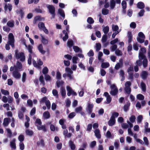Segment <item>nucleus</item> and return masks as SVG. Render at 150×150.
Instances as JSON below:
<instances>
[{
	"instance_id": "obj_1",
	"label": "nucleus",
	"mask_w": 150,
	"mask_h": 150,
	"mask_svg": "<svg viewBox=\"0 0 150 150\" xmlns=\"http://www.w3.org/2000/svg\"><path fill=\"white\" fill-rule=\"evenodd\" d=\"M22 67L21 62L17 61L16 66H14V70L13 71V75H21L19 72L22 71Z\"/></svg>"
},
{
	"instance_id": "obj_2",
	"label": "nucleus",
	"mask_w": 150,
	"mask_h": 150,
	"mask_svg": "<svg viewBox=\"0 0 150 150\" xmlns=\"http://www.w3.org/2000/svg\"><path fill=\"white\" fill-rule=\"evenodd\" d=\"M14 56L17 59H19L22 62H24L25 60L24 53L22 52H19L17 49L15 51Z\"/></svg>"
},
{
	"instance_id": "obj_3",
	"label": "nucleus",
	"mask_w": 150,
	"mask_h": 150,
	"mask_svg": "<svg viewBox=\"0 0 150 150\" xmlns=\"http://www.w3.org/2000/svg\"><path fill=\"white\" fill-rule=\"evenodd\" d=\"M47 8L48 9L49 13L52 15L51 19L54 18L56 16L55 8L53 5H48L47 6Z\"/></svg>"
},
{
	"instance_id": "obj_4",
	"label": "nucleus",
	"mask_w": 150,
	"mask_h": 150,
	"mask_svg": "<svg viewBox=\"0 0 150 150\" xmlns=\"http://www.w3.org/2000/svg\"><path fill=\"white\" fill-rule=\"evenodd\" d=\"M110 88L111 91L110 92V93L111 95L114 96L117 94L118 92V89L115 84H110Z\"/></svg>"
},
{
	"instance_id": "obj_5",
	"label": "nucleus",
	"mask_w": 150,
	"mask_h": 150,
	"mask_svg": "<svg viewBox=\"0 0 150 150\" xmlns=\"http://www.w3.org/2000/svg\"><path fill=\"white\" fill-rule=\"evenodd\" d=\"M8 43L11 44L12 48L14 47V38L13 34L11 33H9L8 35Z\"/></svg>"
},
{
	"instance_id": "obj_6",
	"label": "nucleus",
	"mask_w": 150,
	"mask_h": 150,
	"mask_svg": "<svg viewBox=\"0 0 150 150\" xmlns=\"http://www.w3.org/2000/svg\"><path fill=\"white\" fill-rule=\"evenodd\" d=\"M40 103L45 102L47 108L50 109L51 108V103L49 100H48L46 96L44 97L40 101Z\"/></svg>"
},
{
	"instance_id": "obj_7",
	"label": "nucleus",
	"mask_w": 150,
	"mask_h": 150,
	"mask_svg": "<svg viewBox=\"0 0 150 150\" xmlns=\"http://www.w3.org/2000/svg\"><path fill=\"white\" fill-rule=\"evenodd\" d=\"M131 85V82L129 81H127L125 84V87L124 89L125 92L128 94H130L131 92V88H130Z\"/></svg>"
},
{
	"instance_id": "obj_8",
	"label": "nucleus",
	"mask_w": 150,
	"mask_h": 150,
	"mask_svg": "<svg viewBox=\"0 0 150 150\" xmlns=\"http://www.w3.org/2000/svg\"><path fill=\"white\" fill-rule=\"evenodd\" d=\"M66 88L67 91L68 92L67 95L68 96H69L71 95L74 96H77V93H76L69 86H67Z\"/></svg>"
},
{
	"instance_id": "obj_9",
	"label": "nucleus",
	"mask_w": 150,
	"mask_h": 150,
	"mask_svg": "<svg viewBox=\"0 0 150 150\" xmlns=\"http://www.w3.org/2000/svg\"><path fill=\"white\" fill-rule=\"evenodd\" d=\"M61 76H57L56 78L57 79V80L56 82V85L58 88L60 87L63 85L64 82L62 80H61Z\"/></svg>"
},
{
	"instance_id": "obj_10",
	"label": "nucleus",
	"mask_w": 150,
	"mask_h": 150,
	"mask_svg": "<svg viewBox=\"0 0 150 150\" xmlns=\"http://www.w3.org/2000/svg\"><path fill=\"white\" fill-rule=\"evenodd\" d=\"M39 52L42 54L44 55L46 52V51L43 50V47L42 44H39L37 47Z\"/></svg>"
},
{
	"instance_id": "obj_11",
	"label": "nucleus",
	"mask_w": 150,
	"mask_h": 150,
	"mask_svg": "<svg viewBox=\"0 0 150 150\" xmlns=\"http://www.w3.org/2000/svg\"><path fill=\"white\" fill-rule=\"evenodd\" d=\"M115 122V118L113 116H111L110 120L108 122V124L109 126H112L114 125Z\"/></svg>"
},
{
	"instance_id": "obj_12",
	"label": "nucleus",
	"mask_w": 150,
	"mask_h": 150,
	"mask_svg": "<svg viewBox=\"0 0 150 150\" xmlns=\"http://www.w3.org/2000/svg\"><path fill=\"white\" fill-rule=\"evenodd\" d=\"M95 135L97 138L100 139L101 137V135L100 134V131L98 129H96L94 132Z\"/></svg>"
},
{
	"instance_id": "obj_13",
	"label": "nucleus",
	"mask_w": 150,
	"mask_h": 150,
	"mask_svg": "<svg viewBox=\"0 0 150 150\" xmlns=\"http://www.w3.org/2000/svg\"><path fill=\"white\" fill-rule=\"evenodd\" d=\"M93 105V104L89 103L87 108V112L90 114L92 112Z\"/></svg>"
},
{
	"instance_id": "obj_14",
	"label": "nucleus",
	"mask_w": 150,
	"mask_h": 150,
	"mask_svg": "<svg viewBox=\"0 0 150 150\" xmlns=\"http://www.w3.org/2000/svg\"><path fill=\"white\" fill-rule=\"evenodd\" d=\"M127 37L128 39V42L130 43L132 41L133 36L131 31H128L127 33Z\"/></svg>"
},
{
	"instance_id": "obj_15",
	"label": "nucleus",
	"mask_w": 150,
	"mask_h": 150,
	"mask_svg": "<svg viewBox=\"0 0 150 150\" xmlns=\"http://www.w3.org/2000/svg\"><path fill=\"white\" fill-rule=\"evenodd\" d=\"M129 75H134V69L133 66H130L127 69Z\"/></svg>"
},
{
	"instance_id": "obj_16",
	"label": "nucleus",
	"mask_w": 150,
	"mask_h": 150,
	"mask_svg": "<svg viewBox=\"0 0 150 150\" xmlns=\"http://www.w3.org/2000/svg\"><path fill=\"white\" fill-rule=\"evenodd\" d=\"M36 126L38 130H42L44 132H45L47 131L45 125H41L40 126L37 125Z\"/></svg>"
},
{
	"instance_id": "obj_17",
	"label": "nucleus",
	"mask_w": 150,
	"mask_h": 150,
	"mask_svg": "<svg viewBox=\"0 0 150 150\" xmlns=\"http://www.w3.org/2000/svg\"><path fill=\"white\" fill-rule=\"evenodd\" d=\"M40 35L41 36L42 38V43L44 45H47L48 42V40L45 39V37L43 35H42V34H40Z\"/></svg>"
},
{
	"instance_id": "obj_18",
	"label": "nucleus",
	"mask_w": 150,
	"mask_h": 150,
	"mask_svg": "<svg viewBox=\"0 0 150 150\" xmlns=\"http://www.w3.org/2000/svg\"><path fill=\"white\" fill-rule=\"evenodd\" d=\"M137 7L140 9H143L145 7V5L144 3L142 2H139L137 4Z\"/></svg>"
},
{
	"instance_id": "obj_19",
	"label": "nucleus",
	"mask_w": 150,
	"mask_h": 150,
	"mask_svg": "<svg viewBox=\"0 0 150 150\" xmlns=\"http://www.w3.org/2000/svg\"><path fill=\"white\" fill-rule=\"evenodd\" d=\"M9 118H5L4 119L3 125L4 127L8 126L9 123Z\"/></svg>"
},
{
	"instance_id": "obj_20",
	"label": "nucleus",
	"mask_w": 150,
	"mask_h": 150,
	"mask_svg": "<svg viewBox=\"0 0 150 150\" xmlns=\"http://www.w3.org/2000/svg\"><path fill=\"white\" fill-rule=\"evenodd\" d=\"M61 95L63 98L65 97L66 94V92L65 88L63 87H61L60 88Z\"/></svg>"
},
{
	"instance_id": "obj_21",
	"label": "nucleus",
	"mask_w": 150,
	"mask_h": 150,
	"mask_svg": "<svg viewBox=\"0 0 150 150\" xmlns=\"http://www.w3.org/2000/svg\"><path fill=\"white\" fill-rule=\"evenodd\" d=\"M62 33L65 34V36L62 38V40L64 41H65L69 38L68 33L65 30H63Z\"/></svg>"
},
{
	"instance_id": "obj_22",
	"label": "nucleus",
	"mask_w": 150,
	"mask_h": 150,
	"mask_svg": "<svg viewBox=\"0 0 150 150\" xmlns=\"http://www.w3.org/2000/svg\"><path fill=\"white\" fill-rule=\"evenodd\" d=\"M14 21L12 20H10L7 23V26L11 28H13L14 26Z\"/></svg>"
},
{
	"instance_id": "obj_23",
	"label": "nucleus",
	"mask_w": 150,
	"mask_h": 150,
	"mask_svg": "<svg viewBox=\"0 0 150 150\" xmlns=\"http://www.w3.org/2000/svg\"><path fill=\"white\" fill-rule=\"evenodd\" d=\"M58 13L64 18L65 17V14L64 11L62 9L59 8L58 10Z\"/></svg>"
},
{
	"instance_id": "obj_24",
	"label": "nucleus",
	"mask_w": 150,
	"mask_h": 150,
	"mask_svg": "<svg viewBox=\"0 0 150 150\" xmlns=\"http://www.w3.org/2000/svg\"><path fill=\"white\" fill-rule=\"evenodd\" d=\"M130 105V103L129 102H128L127 104L124 105L123 109L125 112H127L128 110L129 107Z\"/></svg>"
},
{
	"instance_id": "obj_25",
	"label": "nucleus",
	"mask_w": 150,
	"mask_h": 150,
	"mask_svg": "<svg viewBox=\"0 0 150 150\" xmlns=\"http://www.w3.org/2000/svg\"><path fill=\"white\" fill-rule=\"evenodd\" d=\"M43 116L45 119H48L50 117V114L48 111H46L44 112Z\"/></svg>"
},
{
	"instance_id": "obj_26",
	"label": "nucleus",
	"mask_w": 150,
	"mask_h": 150,
	"mask_svg": "<svg viewBox=\"0 0 150 150\" xmlns=\"http://www.w3.org/2000/svg\"><path fill=\"white\" fill-rule=\"evenodd\" d=\"M69 143L71 150H73L75 149L76 146L74 144L73 142L71 140H70L69 142Z\"/></svg>"
},
{
	"instance_id": "obj_27",
	"label": "nucleus",
	"mask_w": 150,
	"mask_h": 150,
	"mask_svg": "<svg viewBox=\"0 0 150 150\" xmlns=\"http://www.w3.org/2000/svg\"><path fill=\"white\" fill-rule=\"evenodd\" d=\"M65 70L66 72H67L68 74L67 75H71L72 74L73 72L69 68H66L65 69ZM63 75H67L66 74H63Z\"/></svg>"
},
{
	"instance_id": "obj_28",
	"label": "nucleus",
	"mask_w": 150,
	"mask_h": 150,
	"mask_svg": "<svg viewBox=\"0 0 150 150\" xmlns=\"http://www.w3.org/2000/svg\"><path fill=\"white\" fill-rule=\"evenodd\" d=\"M116 2L114 0H110V7L111 9H113L115 6Z\"/></svg>"
},
{
	"instance_id": "obj_29",
	"label": "nucleus",
	"mask_w": 150,
	"mask_h": 150,
	"mask_svg": "<svg viewBox=\"0 0 150 150\" xmlns=\"http://www.w3.org/2000/svg\"><path fill=\"white\" fill-rule=\"evenodd\" d=\"M141 86L142 91L145 92L146 90V85L143 82H141Z\"/></svg>"
},
{
	"instance_id": "obj_30",
	"label": "nucleus",
	"mask_w": 150,
	"mask_h": 150,
	"mask_svg": "<svg viewBox=\"0 0 150 150\" xmlns=\"http://www.w3.org/2000/svg\"><path fill=\"white\" fill-rule=\"evenodd\" d=\"M15 139H14L11 142H10V146L11 148L12 149H16V144L15 143Z\"/></svg>"
},
{
	"instance_id": "obj_31",
	"label": "nucleus",
	"mask_w": 150,
	"mask_h": 150,
	"mask_svg": "<svg viewBox=\"0 0 150 150\" xmlns=\"http://www.w3.org/2000/svg\"><path fill=\"white\" fill-rule=\"evenodd\" d=\"M139 59L141 60L146 59V56L144 55L143 53L141 52H140L139 53Z\"/></svg>"
},
{
	"instance_id": "obj_32",
	"label": "nucleus",
	"mask_w": 150,
	"mask_h": 150,
	"mask_svg": "<svg viewBox=\"0 0 150 150\" xmlns=\"http://www.w3.org/2000/svg\"><path fill=\"white\" fill-rule=\"evenodd\" d=\"M109 66V64L107 62L103 63L101 65V67L103 68H106L108 67Z\"/></svg>"
},
{
	"instance_id": "obj_33",
	"label": "nucleus",
	"mask_w": 150,
	"mask_h": 150,
	"mask_svg": "<svg viewBox=\"0 0 150 150\" xmlns=\"http://www.w3.org/2000/svg\"><path fill=\"white\" fill-rule=\"evenodd\" d=\"M103 53L101 52H98V59L99 61H101L102 62H103L104 61V60L102 59L101 57L103 56Z\"/></svg>"
},
{
	"instance_id": "obj_34",
	"label": "nucleus",
	"mask_w": 150,
	"mask_h": 150,
	"mask_svg": "<svg viewBox=\"0 0 150 150\" xmlns=\"http://www.w3.org/2000/svg\"><path fill=\"white\" fill-rule=\"evenodd\" d=\"M48 70H49L47 67H45L42 70V72L43 74L45 75H48L47 74L48 73Z\"/></svg>"
},
{
	"instance_id": "obj_35",
	"label": "nucleus",
	"mask_w": 150,
	"mask_h": 150,
	"mask_svg": "<svg viewBox=\"0 0 150 150\" xmlns=\"http://www.w3.org/2000/svg\"><path fill=\"white\" fill-rule=\"evenodd\" d=\"M87 22L90 24H92L94 23V21L92 17H89L87 18Z\"/></svg>"
},
{
	"instance_id": "obj_36",
	"label": "nucleus",
	"mask_w": 150,
	"mask_h": 150,
	"mask_svg": "<svg viewBox=\"0 0 150 150\" xmlns=\"http://www.w3.org/2000/svg\"><path fill=\"white\" fill-rule=\"evenodd\" d=\"M25 133L28 135L31 136L33 135V132L32 130H30L29 129H27L25 131Z\"/></svg>"
},
{
	"instance_id": "obj_37",
	"label": "nucleus",
	"mask_w": 150,
	"mask_h": 150,
	"mask_svg": "<svg viewBox=\"0 0 150 150\" xmlns=\"http://www.w3.org/2000/svg\"><path fill=\"white\" fill-rule=\"evenodd\" d=\"M101 45L100 43L96 44V50L97 51H99L101 49Z\"/></svg>"
},
{
	"instance_id": "obj_38",
	"label": "nucleus",
	"mask_w": 150,
	"mask_h": 150,
	"mask_svg": "<svg viewBox=\"0 0 150 150\" xmlns=\"http://www.w3.org/2000/svg\"><path fill=\"white\" fill-rule=\"evenodd\" d=\"M109 28L108 26H106L105 27L103 30V32L105 35H106L109 31Z\"/></svg>"
},
{
	"instance_id": "obj_39",
	"label": "nucleus",
	"mask_w": 150,
	"mask_h": 150,
	"mask_svg": "<svg viewBox=\"0 0 150 150\" xmlns=\"http://www.w3.org/2000/svg\"><path fill=\"white\" fill-rule=\"evenodd\" d=\"M67 45L69 47H72L74 45V42L72 40H68L67 42Z\"/></svg>"
},
{
	"instance_id": "obj_40",
	"label": "nucleus",
	"mask_w": 150,
	"mask_h": 150,
	"mask_svg": "<svg viewBox=\"0 0 150 150\" xmlns=\"http://www.w3.org/2000/svg\"><path fill=\"white\" fill-rule=\"evenodd\" d=\"M137 98L140 100H143L144 98V97L143 95L141 94H138L137 96Z\"/></svg>"
},
{
	"instance_id": "obj_41",
	"label": "nucleus",
	"mask_w": 150,
	"mask_h": 150,
	"mask_svg": "<svg viewBox=\"0 0 150 150\" xmlns=\"http://www.w3.org/2000/svg\"><path fill=\"white\" fill-rule=\"evenodd\" d=\"M18 116L20 119H23V114L22 111H18Z\"/></svg>"
},
{
	"instance_id": "obj_42",
	"label": "nucleus",
	"mask_w": 150,
	"mask_h": 150,
	"mask_svg": "<svg viewBox=\"0 0 150 150\" xmlns=\"http://www.w3.org/2000/svg\"><path fill=\"white\" fill-rule=\"evenodd\" d=\"M109 10L105 8H103L102 10V13L104 15H107L109 13Z\"/></svg>"
},
{
	"instance_id": "obj_43",
	"label": "nucleus",
	"mask_w": 150,
	"mask_h": 150,
	"mask_svg": "<svg viewBox=\"0 0 150 150\" xmlns=\"http://www.w3.org/2000/svg\"><path fill=\"white\" fill-rule=\"evenodd\" d=\"M112 28L113 31L116 32L118 31V30L119 29V27L117 25H113L112 26Z\"/></svg>"
},
{
	"instance_id": "obj_44",
	"label": "nucleus",
	"mask_w": 150,
	"mask_h": 150,
	"mask_svg": "<svg viewBox=\"0 0 150 150\" xmlns=\"http://www.w3.org/2000/svg\"><path fill=\"white\" fill-rule=\"evenodd\" d=\"M52 93L53 95L55 96L56 98H58V91L56 90L53 89L52 91Z\"/></svg>"
},
{
	"instance_id": "obj_45",
	"label": "nucleus",
	"mask_w": 150,
	"mask_h": 150,
	"mask_svg": "<svg viewBox=\"0 0 150 150\" xmlns=\"http://www.w3.org/2000/svg\"><path fill=\"white\" fill-rule=\"evenodd\" d=\"M143 64L144 67H146L147 66L148 60L147 59H144L142 62Z\"/></svg>"
},
{
	"instance_id": "obj_46",
	"label": "nucleus",
	"mask_w": 150,
	"mask_h": 150,
	"mask_svg": "<svg viewBox=\"0 0 150 150\" xmlns=\"http://www.w3.org/2000/svg\"><path fill=\"white\" fill-rule=\"evenodd\" d=\"M143 119V116L142 115H140L137 117V122L140 123L141 122Z\"/></svg>"
},
{
	"instance_id": "obj_47",
	"label": "nucleus",
	"mask_w": 150,
	"mask_h": 150,
	"mask_svg": "<svg viewBox=\"0 0 150 150\" xmlns=\"http://www.w3.org/2000/svg\"><path fill=\"white\" fill-rule=\"evenodd\" d=\"M3 30L7 33H8L10 31L11 29L9 27L7 26H4L3 27Z\"/></svg>"
},
{
	"instance_id": "obj_48",
	"label": "nucleus",
	"mask_w": 150,
	"mask_h": 150,
	"mask_svg": "<svg viewBox=\"0 0 150 150\" xmlns=\"http://www.w3.org/2000/svg\"><path fill=\"white\" fill-rule=\"evenodd\" d=\"M24 139V137L23 135H20L18 137V139L20 141V142H23Z\"/></svg>"
},
{
	"instance_id": "obj_49",
	"label": "nucleus",
	"mask_w": 150,
	"mask_h": 150,
	"mask_svg": "<svg viewBox=\"0 0 150 150\" xmlns=\"http://www.w3.org/2000/svg\"><path fill=\"white\" fill-rule=\"evenodd\" d=\"M73 49L76 52H79L80 50V48L78 46H73Z\"/></svg>"
},
{
	"instance_id": "obj_50",
	"label": "nucleus",
	"mask_w": 150,
	"mask_h": 150,
	"mask_svg": "<svg viewBox=\"0 0 150 150\" xmlns=\"http://www.w3.org/2000/svg\"><path fill=\"white\" fill-rule=\"evenodd\" d=\"M1 92L3 94L5 95H9V92L7 90L2 89L1 90Z\"/></svg>"
},
{
	"instance_id": "obj_51",
	"label": "nucleus",
	"mask_w": 150,
	"mask_h": 150,
	"mask_svg": "<svg viewBox=\"0 0 150 150\" xmlns=\"http://www.w3.org/2000/svg\"><path fill=\"white\" fill-rule=\"evenodd\" d=\"M37 144L38 145H41L42 146H44V141L43 140L41 139L40 141H38L37 142Z\"/></svg>"
},
{
	"instance_id": "obj_52",
	"label": "nucleus",
	"mask_w": 150,
	"mask_h": 150,
	"mask_svg": "<svg viewBox=\"0 0 150 150\" xmlns=\"http://www.w3.org/2000/svg\"><path fill=\"white\" fill-rule=\"evenodd\" d=\"M107 39V36L106 35H103L102 38V41L103 42H105Z\"/></svg>"
},
{
	"instance_id": "obj_53",
	"label": "nucleus",
	"mask_w": 150,
	"mask_h": 150,
	"mask_svg": "<svg viewBox=\"0 0 150 150\" xmlns=\"http://www.w3.org/2000/svg\"><path fill=\"white\" fill-rule=\"evenodd\" d=\"M106 136L107 138H113V137H112L111 133L109 131H107L106 133Z\"/></svg>"
},
{
	"instance_id": "obj_54",
	"label": "nucleus",
	"mask_w": 150,
	"mask_h": 150,
	"mask_svg": "<svg viewBox=\"0 0 150 150\" xmlns=\"http://www.w3.org/2000/svg\"><path fill=\"white\" fill-rule=\"evenodd\" d=\"M112 79V77L111 76H108L106 81V82L108 84L110 85V84H111V80Z\"/></svg>"
},
{
	"instance_id": "obj_55",
	"label": "nucleus",
	"mask_w": 150,
	"mask_h": 150,
	"mask_svg": "<svg viewBox=\"0 0 150 150\" xmlns=\"http://www.w3.org/2000/svg\"><path fill=\"white\" fill-rule=\"evenodd\" d=\"M38 26L40 28H43L45 27L44 23L43 22H42L39 23Z\"/></svg>"
},
{
	"instance_id": "obj_56",
	"label": "nucleus",
	"mask_w": 150,
	"mask_h": 150,
	"mask_svg": "<svg viewBox=\"0 0 150 150\" xmlns=\"http://www.w3.org/2000/svg\"><path fill=\"white\" fill-rule=\"evenodd\" d=\"M136 117L134 115H132L129 118V120L132 123H133L135 121Z\"/></svg>"
},
{
	"instance_id": "obj_57",
	"label": "nucleus",
	"mask_w": 150,
	"mask_h": 150,
	"mask_svg": "<svg viewBox=\"0 0 150 150\" xmlns=\"http://www.w3.org/2000/svg\"><path fill=\"white\" fill-rule=\"evenodd\" d=\"M133 48L134 50L136 51L138 50V44L137 42H135L134 43L133 45Z\"/></svg>"
},
{
	"instance_id": "obj_58",
	"label": "nucleus",
	"mask_w": 150,
	"mask_h": 150,
	"mask_svg": "<svg viewBox=\"0 0 150 150\" xmlns=\"http://www.w3.org/2000/svg\"><path fill=\"white\" fill-rule=\"evenodd\" d=\"M87 55L90 57L93 56L94 55V53L93 50H90L87 53Z\"/></svg>"
},
{
	"instance_id": "obj_59",
	"label": "nucleus",
	"mask_w": 150,
	"mask_h": 150,
	"mask_svg": "<svg viewBox=\"0 0 150 150\" xmlns=\"http://www.w3.org/2000/svg\"><path fill=\"white\" fill-rule=\"evenodd\" d=\"M82 110V107L81 106H79L75 109V112L78 113V112H80Z\"/></svg>"
},
{
	"instance_id": "obj_60",
	"label": "nucleus",
	"mask_w": 150,
	"mask_h": 150,
	"mask_svg": "<svg viewBox=\"0 0 150 150\" xmlns=\"http://www.w3.org/2000/svg\"><path fill=\"white\" fill-rule=\"evenodd\" d=\"M96 142L95 141H94L91 142L90 144V147L91 148H93L96 145Z\"/></svg>"
},
{
	"instance_id": "obj_61",
	"label": "nucleus",
	"mask_w": 150,
	"mask_h": 150,
	"mask_svg": "<svg viewBox=\"0 0 150 150\" xmlns=\"http://www.w3.org/2000/svg\"><path fill=\"white\" fill-rule=\"evenodd\" d=\"M92 125L91 124H90L88 125L86 129L87 131L90 132L92 129Z\"/></svg>"
},
{
	"instance_id": "obj_62",
	"label": "nucleus",
	"mask_w": 150,
	"mask_h": 150,
	"mask_svg": "<svg viewBox=\"0 0 150 150\" xmlns=\"http://www.w3.org/2000/svg\"><path fill=\"white\" fill-rule=\"evenodd\" d=\"M33 48V47L32 46H31L30 45H29L28 46V50L29 52L30 53L32 54L33 53V51L32 49Z\"/></svg>"
},
{
	"instance_id": "obj_63",
	"label": "nucleus",
	"mask_w": 150,
	"mask_h": 150,
	"mask_svg": "<svg viewBox=\"0 0 150 150\" xmlns=\"http://www.w3.org/2000/svg\"><path fill=\"white\" fill-rule=\"evenodd\" d=\"M112 98L110 97V95L108 96L107 97L106 100L107 101L106 103L107 104H109L110 103L111 101Z\"/></svg>"
},
{
	"instance_id": "obj_64",
	"label": "nucleus",
	"mask_w": 150,
	"mask_h": 150,
	"mask_svg": "<svg viewBox=\"0 0 150 150\" xmlns=\"http://www.w3.org/2000/svg\"><path fill=\"white\" fill-rule=\"evenodd\" d=\"M39 81L42 84H45V82L43 76H40L39 78Z\"/></svg>"
}]
</instances>
